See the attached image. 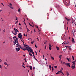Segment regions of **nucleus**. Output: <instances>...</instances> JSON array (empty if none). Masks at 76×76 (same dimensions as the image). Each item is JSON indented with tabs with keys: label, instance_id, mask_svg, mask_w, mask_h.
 <instances>
[{
	"label": "nucleus",
	"instance_id": "nucleus-1",
	"mask_svg": "<svg viewBox=\"0 0 76 76\" xmlns=\"http://www.w3.org/2000/svg\"><path fill=\"white\" fill-rule=\"evenodd\" d=\"M21 49L23 50H24V51H26L27 50L28 51L29 53H30V52H31L32 51V48L29 46L28 47H26L25 49L24 48H21Z\"/></svg>",
	"mask_w": 76,
	"mask_h": 76
},
{
	"label": "nucleus",
	"instance_id": "nucleus-2",
	"mask_svg": "<svg viewBox=\"0 0 76 76\" xmlns=\"http://www.w3.org/2000/svg\"><path fill=\"white\" fill-rule=\"evenodd\" d=\"M18 37L20 39L22 42L23 41V38H22V34H21V33H19L18 35Z\"/></svg>",
	"mask_w": 76,
	"mask_h": 76
},
{
	"label": "nucleus",
	"instance_id": "nucleus-3",
	"mask_svg": "<svg viewBox=\"0 0 76 76\" xmlns=\"http://www.w3.org/2000/svg\"><path fill=\"white\" fill-rule=\"evenodd\" d=\"M32 51L31 52H29V55L30 56H31L32 57V54L33 55V56L34 57H35V55H34V52H33V50H32V49H31Z\"/></svg>",
	"mask_w": 76,
	"mask_h": 76
},
{
	"label": "nucleus",
	"instance_id": "nucleus-4",
	"mask_svg": "<svg viewBox=\"0 0 76 76\" xmlns=\"http://www.w3.org/2000/svg\"><path fill=\"white\" fill-rule=\"evenodd\" d=\"M63 1L64 3H66V4H69V2L68 1H67V0H63Z\"/></svg>",
	"mask_w": 76,
	"mask_h": 76
},
{
	"label": "nucleus",
	"instance_id": "nucleus-5",
	"mask_svg": "<svg viewBox=\"0 0 76 76\" xmlns=\"http://www.w3.org/2000/svg\"><path fill=\"white\" fill-rule=\"evenodd\" d=\"M16 47H18V48H16V51H17V52H18V51H19V50H20V48H21V47L19 48L17 46H16Z\"/></svg>",
	"mask_w": 76,
	"mask_h": 76
},
{
	"label": "nucleus",
	"instance_id": "nucleus-6",
	"mask_svg": "<svg viewBox=\"0 0 76 76\" xmlns=\"http://www.w3.org/2000/svg\"><path fill=\"white\" fill-rule=\"evenodd\" d=\"M13 39H14V45H15L16 44V39H15L14 38V37H13Z\"/></svg>",
	"mask_w": 76,
	"mask_h": 76
},
{
	"label": "nucleus",
	"instance_id": "nucleus-7",
	"mask_svg": "<svg viewBox=\"0 0 76 76\" xmlns=\"http://www.w3.org/2000/svg\"><path fill=\"white\" fill-rule=\"evenodd\" d=\"M58 73H61V74L63 75L64 76V73H63V72H62V71H61V70L60 71H58Z\"/></svg>",
	"mask_w": 76,
	"mask_h": 76
},
{
	"label": "nucleus",
	"instance_id": "nucleus-8",
	"mask_svg": "<svg viewBox=\"0 0 76 76\" xmlns=\"http://www.w3.org/2000/svg\"><path fill=\"white\" fill-rule=\"evenodd\" d=\"M72 43H75V39L73 38H72Z\"/></svg>",
	"mask_w": 76,
	"mask_h": 76
},
{
	"label": "nucleus",
	"instance_id": "nucleus-9",
	"mask_svg": "<svg viewBox=\"0 0 76 76\" xmlns=\"http://www.w3.org/2000/svg\"><path fill=\"white\" fill-rule=\"evenodd\" d=\"M72 69H74L76 67H75V64L74 65V66H71Z\"/></svg>",
	"mask_w": 76,
	"mask_h": 76
},
{
	"label": "nucleus",
	"instance_id": "nucleus-10",
	"mask_svg": "<svg viewBox=\"0 0 76 76\" xmlns=\"http://www.w3.org/2000/svg\"><path fill=\"white\" fill-rule=\"evenodd\" d=\"M14 32H13V31H12V34H14V35H17V32H15V33H14Z\"/></svg>",
	"mask_w": 76,
	"mask_h": 76
},
{
	"label": "nucleus",
	"instance_id": "nucleus-11",
	"mask_svg": "<svg viewBox=\"0 0 76 76\" xmlns=\"http://www.w3.org/2000/svg\"><path fill=\"white\" fill-rule=\"evenodd\" d=\"M14 29L15 30V32H17V31H18V29L14 28Z\"/></svg>",
	"mask_w": 76,
	"mask_h": 76
},
{
	"label": "nucleus",
	"instance_id": "nucleus-12",
	"mask_svg": "<svg viewBox=\"0 0 76 76\" xmlns=\"http://www.w3.org/2000/svg\"><path fill=\"white\" fill-rule=\"evenodd\" d=\"M66 65H67V66H69V67H70V65L69 63H67Z\"/></svg>",
	"mask_w": 76,
	"mask_h": 76
},
{
	"label": "nucleus",
	"instance_id": "nucleus-13",
	"mask_svg": "<svg viewBox=\"0 0 76 76\" xmlns=\"http://www.w3.org/2000/svg\"><path fill=\"white\" fill-rule=\"evenodd\" d=\"M56 48L58 51V50H59L60 49V48H59V47H58L56 46Z\"/></svg>",
	"mask_w": 76,
	"mask_h": 76
},
{
	"label": "nucleus",
	"instance_id": "nucleus-14",
	"mask_svg": "<svg viewBox=\"0 0 76 76\" xmlns=\"http://www.w3.org/2000/svg\"><path fill=\"white\" fill-rule=\"evenodd\" d=\"M66 60H68V61H69V62H70V59L69 58H67Z\"/></svg>",
	"mask_w": 76,
	"mask_h": 76
},
{
	"label": "nucleus",
	"instance_id": "nucleus-15",
	"mask_svg": "<svg viewBox=\"0 0 76 76\" xmlns=\"http://www.w3.org/2000/svg\"><path fill=\"white\" fill-rule=\"evenodd\" d=\"M29 67H30V70H32V67L31 66H29Z\"/></svg>",
	"mask_w": 76,
	"mask_h": 76
},
{
	"label": "nucleus",
	"instance_id": "nucleus-16",
	"mask_svg": "<svg viewBox=\"0 0 76 76\" xmlns=\"http://www.w3.org/2000/svg\"><path fill=\"white\" fill-rule=\"evenodd\" d=\"M4 64L5 65H7V66H8V64H7V63L6 62H5L4 63Z\"/></svg>",
	"mask_w": 76,
	"mask_h": 76
},
{
	"label": "nucleus",
	"instance_id": "nucleus-17",
	"mask_svg": "<svg viewBox=\"0 0 76 76\" xmlns=\"http://www.w3.org/2000/svg\"><path fill=\"white\" fill-rule=\"evenodd\" d=\"M50 57H51V58L53 60H54V58L53 57H52L51 56H50Z\"/></svg>",
	"mask_w": 76,
	"mask_h": 76
},
{
	"label": "nucleus",
	"instance_id": "nucleus-18",
	"mask_svg": "<svg viewBox=\"0 0 76 76\" xmlns=\"http://www.w3.org/2000/svg\"><path fill=\"white\" fill-rule=\"evenodd\" d=\"M16 45H17L18 46V47H21V46H20V45H19V44H16Z\"/></svg>",
	"mask_w": 76,
	"mask_h": 76
},
{
	"label": "nucleus",
	"instance_id": "nucleus-19",
	"mask_svg": "<svg viewBox=\"0 0 76 76\" xmlns=\"http://www.w3.org/2000/svg\"><path fill=\"white\" fill-rule=\"evenodd\" d=\"M23 60H25L26 62H27V61H26V58H25L23 59Z\"/></svg>",
	"mask_w": 76,
	"mask_h": 76
},
{
	"label": "nucleus",
	"instance_id": "nucleus-20",
	"mask_svg": "<svg viewBox=\"0 0 76 76\" xmlns=\"http://www.w3.org/2000/svg\"><path fill=\"white\" fill-rule=\"evenodd\" d=\"M34 42H35V41H33L31 42V44H33V43H34Z\"/></svg>",
	"mask_w": 76,
	"mask_h": 76
},
{
	"label": "nucleus",
	"instance_id": "nucleus-21",
	"mask_svg": "<svg viewBox=\"0 0 76 76\" xmlns=\"http://www.w3.org/2000/svg\"><path fill=\"white\" fill-rule=\"evenodd\" d=\"M51 65H49V69H50V70H51Z\"/></svg>",
	"mask_w": 76,
	"mask_h": 76
},
{
	"label": "nucleus",
	"instance_id": "nucleus-22",
	"mask_svg": "<svg viewBox=\"0 0 76 76\" xmlns=\"http://www.w3.org/2000/svg\"><path fill=\"white\" fill-rule=\"evenodd\" d=\"M52 72H53V71H54V68H53V67H52Z\"/></svg>",
	"mask_w": 76,
	"mask_h": 76
},
{
	"label": "nucleus",
	"instance_id": "nucleus-23",
	"mask_svg": "<svg viewBox=\"0 0 76 76\" xmlns=\"http://www.w3.org/2000/svg\"><path fill=\"white\" fill-rule=\"evenodd\" d=\"M20 9H19L18 10V12H19V13H20Z\"/></svg>",
	"mask_w": 76,
	"mask_h": 76
},
{
	"label": "nucleus",
	"instance_id": "nucleus-24",
	"mask_svg": "<svg viewBox=\"0 0 76 76\" xmlns=\"http://www.w3.org/2000/svg\"><path fill=\"white\" fill-rule=\"evenodd\" d=\"M54 67L55 68V69H57V66H55Z\"/></svg>",
	"mask_w": 76,
	"mask_h": 76
},
{
	"label": "nucleus",
	"instance_id": "nucleus-25",
	"mask_svg": "<svg viewBox=\"0 0 76 76\" xmlns=\"http://www.w3.org/2000/svg\"><path fill=\"white\" fill-rule=\"evenodd\" d=\"M10 8H11V9H13V7H12L11 6H10Z\"/></svg>",
	"mask_w": 76,
	"mask_h": 76
},
{
	"label": "nucleus",
	"instance_id": "nucleus-26",
	"mask_svg": "<svg viewBox=\"0 0 76 76\" xmlns=\"http://www.w3.org/2000/svg\"><path fill=\"white\" fill-rule=\"evenodd\" d=\"M49 47H51V44H50V43L49 44Z\"/></svg>",
	"mask_w": 76,
	"mask_h": 76
},
{
	"label": "nucleus",
	"instance_id": "nucleus-27",
	"mask_svg": "<svg viewBox=\"0 0 76 76\" xmlns=\"http://www.w3.org/2000/svg\"><path fill=\"white\" fill-rule=\"evenodd\" d=\"M30 31V30L29 29H27V32H28V31Z\"/></svg>",
	"mask_w": 76,
	"mask_h": 76
},
{
	"label": "nucleus",
	"instance_id": "nucleus-28",
	"mask_svg": "<svg viewBox=\"0 0 76 76\" xmlns=\"http://www.w3.org/2000/svg\"><path fill=\"white\" fill-rule=\"evenodd\" d=\"M72 59L73 60H74V59L75 58H74V57L73 56H72Z\"/></svg>",
	"mask_w": 76,
	"mask_h": 76
},
{
	"label": "nucleus",
	"instance_id": "nucleus-29",
	"mask_svg": "<svg viewBox=\"0 0 76 76\" xmlns=\"http://www.w3.org/2000/svg\"><path fill=\"white\" fill-rule=\"evenodd\" d=\"M69 50H72V48H71V47H69Z\"/></svg>",
	"mask_w": 76,
	"mask_h": 76
},
{
	"label": "nucleus",
	"instance_id": "nucleus-30",
	"mask_svg": "<svg viewBox=\"0 0 76 76\" xmlns=\"http://www.w3.org/2000/svg\"><path fill=\"white\" fill-rule=\"evenodd\" d=\"M49 50H51V47H49Z\"/></svg>",
	"mask_w": 76,
	"mask_h": 76
},
{
	"label": "nucleus",
	"instance_id": "nucleus-31",
	"mask_svg": "<svg viewBox=\"0 0 76 76\" xmlns=\"http://www.w3.org/2000/svg\"><path fill=\"white\" fill-rule=\"evenodd\" d=\"M16 40L17 41H16V42H17L18 41V39L17 38H16Z\"/></svg>",
	"mask_w": 76,
	"mask_h": 76
},
{
	"label": "nucleus",
	"instance_id": "nucleus-32",
	"mask_svg": "<svg viewBox=\"0 0 76 76\" xmlns=\"http://www.w3.org/2000/svg\"><path fill=\"white\" fill-rule=\"evenodd\" d=\"M76 60L75 61L72 62V63H76Z\"/></svg>",
	"mask_w": 76,
	"mask_h": 76
},
{
	"label": "nucleus",
	"instance_id": "nucleus-33",
	"mask_svg": "<svg viewBox=\"0 0 76 76\" xmlns=\"http://www.w3.org/2000/svg\"><path fill=\"white\" fill-rule=\"evenodd\" d=\"M66 75H67V76H69V74L68 72H67Z\"/></svg>",
	"mask_w": 76,
	"mask_h": 76
},
{
	"label": "nucleus",
	"instance_id": "nucleus-34",
	"mask_svg": "<svg viewBox=\"0 0 76 76\" xmlns=\"http://www.w3.org/2000/svg\"><path fill=\"white\" fill-rule=\"evenodd\" d=\"M47 45H46L45 46V50H46Z\"/></svg>",
	"mask_w": 76,
	"mask_h": 76
},
{
	"label": "nucleus",
	"instance_id": "nucleus-35",
	"mask_svg": "<svg viewBox=\"0 0 76 76\" xmlns=\"http://www.w3.org/2000/svg\"><path fill=\"white\" fill-rule=\"evenodd\" d=\"M5 29H4V30H3V32H4H4H5Z\"/></svg>",
	"mask_w": 76,
	"mask_h": 76
},
{
	"label": "nucleus",
	"instance_id": "nucleus-36",
	"mask_svg": "<svg viewBox=\"0 0 76 76\" xmlns=\"http://www.w3.org/2000/svg\"><path fill=\"white\" fill-rule=\"evenodd\" d=\"M10 6H12V4L10 3Z\"/></svg>",
	"mask_w": 76,
	"mask_h": 76
},
{
	"label": "nucleus",
	"instance_id": "nucleus-37",
	"mask_svg": "<svg viewBox=\"0 0 76 76\" xmlns=\"http://www.w3.org/2000/svg\"><path fill=\"white\" fill-rule=\"evenodd\" d=\"M66 50L65 49H64V52L66 51Z\"/></svg>",
	"mask_w": 76,
	"mask_h": 76
},
{
	"label": "nucleus",
	"instance_id": "nucleus-38",
	"mask_svg": "<svg viewBox=\"0 0 76 76\" xmlns=\"http://www.w3.org/2000/svg\"><path fill=\"white\" fill-rule=\"evenodd\" d=\"M27 47V45H24V47Z\"/></svg>",
	"mask_w": 76,
	"mask_h": 76
},
{
	"label": "nucleus",
	"instance_id": "nucleus-39",
	"mask_svg": "<svg viewBox=\"0 0 76 76\" xmlns=\"http://www.w3.org/2000/svg\"><path fill=\"white\" fill-rule=\"evenodd\" d=\"M24 36H26V37H27V35H25V34H24Z\"/></svg>",
	"mask_w": 76,
	"mask_h": 76
},
{
	"label": "nucleus",
	"instance_id": "nucleus-40",
	"mask_svg": "<svg viewBox=\"0 0 76 76\" xmlns=\"http://www.w3.org/2000/svg\"><path fill=\"white\" fill-rule=\"evenodd\" d=\"M61 71H62V70H63V68H62L61 67Z\"/></svg>",
	"mask_w": 76,
	"mask_h": 76
},
{
	"label": "nucleus",
	"instance_id": "nucleus-41",
	"mask_svg": "<svg viewBox=\"0 0 76 76\" xmlns=\"http://www.w3.org/2000/svg\"><path fill=\"white\" fill-rule=\"evenodd\" d=\"M35 52L36 53V54L37 55H38V54L37 53V52L36 51H35Z\"/></svg>",
	"mask_w": 76,
	"mask_h": 76
},
{
	"label": "nucleus",
	"instance_id": "nucleus-42",
	"mask_svg": "<svg viewBox=\"0 0 76 76\" xmlns=\"http://www.w3.org/2000/svg\"><path fill=\"white\" fill-rule=\"evenodd\" d=\"M19 44V43H18V41L17 42V44Z\"/></svg>",
	"mask_w": 76,
	"mask_h": 76
},
{
	"label": "nucleus",
	"instance_id": "nucleus-43",
	"mask_svg": "<svg viewBox=\"0 0 76 76\" xmlns=\"http://www.w3.org/2000/svg\"><path fill=\"white\" fill-rule=\"evenodd\" d=\"M65 47L66 48H67V47H68V46H66V45L65 46Z\"/></svg>",
	"mask_w": 76,
	"mask_h": 76
},
{
	"label": "nucleus",
	"instance_id": "nucleus-44",
	"mask_svg": "<svg viewBox=\"0 0 76 76\" xmlns=\"http://www.w3.org/2000/svg\"><path fill=\"white\" fill-rule=\"evenodd\" d=\"M18 20L16 22V23H15V24H16V23H18Z\"/></svg>",
	"mask_w": 76,
	"mask_h": 76
},
{
	"label": "nucleus",
	"instance_id": "nucleus-45",
	"mask_svg": "<svg viewBox=\"0 0 76 76\" xmlns=\"http://www.w3.org/2000/svg\"><path fill=\"white\" fill-rule=\"evenodd\" d=\"M1 4H2L3 6H4V4H3V3H1Z\"/></svg>",
	"mask_w": 76,
	"mask_h": 76
},
{
	"label": "nucleus",
	"instance_id": "nucleus-46",
	"mask_svg": "<svg viewBox=\"0 0 76 76\" xmlns=\"http://www.w3.org/2000/svg\"><path fill=\"white\" fill-rule=\"evenodd\" d=\"M56 74L57 75V74H60V73H59L58 72L56 73Z\"/></svg>",
	"mask_w": 76,
	"mask_h": 76
},
{
	"label": "nucleus",
	"instance_id": "nucleus-47",
	"mask_svg": "<svg viewBox=\"0 0 76 76\" xmlns=\"http://www.w3.org/2000/svg\"><path fill=\"white\" fill-rule=\"evenodd\" d=\"M36 28H38V26H36Z\"/></svg>",
	"mask_w": 76,
	"mask_h": 76
},
{
	"label": "nucleus",
	"instance_id": "nucleus-48",
	"mask_svg": "<svg viewBox=\"0 0 76 76\" xmlns=\"http://www.w3.org/2000/svg\"><path fill=\"white\" fill-rule=\"evenodd\" d=\"M30 26H32V27H33V26H32V25L30 24Z\"/></svg>",
	"mask_w": 76,
	"mask_h": 76
},
{
	"label": "nucleus",
	"instance_id": "nucleus-49",
	"mask_svg": "<svg viewBox=\"0 0 76 76\" xmlns=\"http://www.w3.org/2000/svg\"><path fill=\"white\" fill-rule=\"evenodd\" d=\"M65 19H66V20H67L68 19V18H67L65 17Z\"/></svg>",
	"mask_w": 76,
	"mask_h": 76
},
{
	"label": "nucleus",
	"instance_id": "nucleus-50",
	"mask_svg": "<svg viewBox=\"0 0 76 76\" xmlns=\"http://www.w3.org/2000/svg\"><path fill=\"white\" fill-rule=\"evenodd\" d=\"M35 46L36 48H37V45H35Z\"/></svg>",
	"mask_w": 76,
	"mask_h": 76
},
{
	"label": "nucleus",
	"instance_id": "nucleus-51",
	"mask_svg": "<svg viewBox=\"0 0 76 76\" xmlns=\"http://www.w3.org/2000/svg\"><path fill=\"white\" fill-rule=\"evenodd\" d=\"M22 66L23 67H24V68H25V66H24L23 65H22Z\"/></svg>",
	"mask_w": 76,
	"mask_h": 76
},
{
	"label": "nucleus",
	"instance_id": "nucleus-52",
	"mask_svg": "<svg viewBox=\"0 0 76 76\" xmlns=\"http://www.w3.org/2000/svg\"><path fill=\"white\" fill-rule=\"evenodd\" d=\"M16 19L15 20H18V18L16 17Z\"/></svg>",
	"mask_w": 76,
	"mask_h": 76
},
{
	"label": "nucleus",
	"instance_id": "nucleus-53",
	"mask_svg": "<svg viewBox=\"0 0 76 76\" xmlns=\"http://www.w3.org/2000/svg\"><path fill=\"white\" fill-rule=\"evenodd\" d=\"M59 58H60V59H61V56H59Z\"/></svg>",
	"mask_w": 76,
	"mask_h": 76
},
{
	"label": "nucleus",
	"instance_id": "nucleus-54",
	"mask_svg": "<svg viewBox=\"0 0 76 76\" xmlns=\"http://www.w3.org/2000/svg\"><path fill=\"white\" fill-rule=\"evenodd\" d=\"M35 60H36V61H38V60L37 59H35Z\"/></svg>",
	"mask_w": 76,
	"mask_h": 76
},
{
	"label": "nucleus",
	"instance_id": "nucleus-55",
	"mask_svg": "<svg viewBox=\"0 0 76 76\" xmlns=\"http://www.w3.org/2000/svg\"><path fill=\"white\" fill-rule=\"evenodd\" d=\"M26 27L27 30L28 29V27H27V26H26Z\"/></svg>",
	"mask_w": 76,
	"mask_h": 76
},
{
	"label": "nucleus",
	"instance_id": "nucleus-56",
	"mask_svg": "<svg viewBox=\"0 0 76 76\" xmlns=\"http://www.w3.org/2000/svg\"><path fill=\"white\" fill-rule=\"evenodd\" d=\"M65 62H64L63 63V64H65Z\"/></svg>",
	"mask_w": 76,
	"mask_h": 76
},
{
	"label": "nucleus",
	"instance_id": "nucleus-57",
	"mask_svg": "<svg viewBox=\"0 0 76 76\" xmlns=\"http://www.w3.org/2000/svg\"><path fill=\"white\" fill-rule=\"evenodd\" d=\"M69 39H70V37H69Z\"/></svg>",
	"mask_w": 76,
	"mask_h": 76
},
{
	"label": "nucleus",
	"instance_id": "nucleus-58",
	"mask_svg": "<svg viewBox=\"0 0 76 76\" xmlns=\"http://www.w3.org/2000/svg\"><path fill=\"white\" fill-rule=\"evenodd\" d=\"M19 32V30H17V32Z\"/></svg>",
	"mask_w": 76,
	"mask_h": 76
},
{
	"label": "nucleus",
	"instance_id": "nucleus-59",
	"mask_svg": "<svg viewBox=\"0 0 76 76\" xmlns=\"http://www.w3.org/2000/svg\"><path fill=\"white\" fill-rule=\"evenodd\" d=\"M0 68H1V65H0Z\"/></svg>",
	"mask_w": 76,
	"mask_h": 76
},
{
	"label": "nucleus",
	"instance_id": "nucleus-60",
	"mask_svg": "<svg viewBox=\"0 0 76 76\" xmlns=\"http://www.w3.org/2000/svg\"><path fill=\"white\" fill-rule=\"evenodd\" d=\"M60 56V57H62V55H61L60 56Z\"/></svg>",
	"mask_w": 76,
	"mask_h": 76
},
{
	"label": "nucleus",
	"instance_id": "nucleus-61",
	"mask_svg": "<svg viewBox=\"0 0 76 76\" xmlns=\"http://www.w3.org/2000/svg\"><path fill=\"white\" fill-rule=\"evenodd\" d=\"M68 48H69V47H71V46H68Z\"/></svg>",
	"mask_w": 76,
	"mask_h": 76
},
{
	"label": "nucleus",
	"instance_id": "nucleus-62",
	"mask_svg": "<svg viewBox=\"0 0 76 76\" xmlns=\"http://www.w3.org/2000/svg\"><path fill=\"white\" fill-rule=\"evenodd\" d=\"M19 25H20V23H19Z\"/></svg>",
	"mask_w": 76,
	"mask_h": 76
},
{
	"label": "nucleus",
	"instance_id": "nucleus-63",
	"mask_svg": "<svg viewBox=\"0 0 76 76\" xmlns=\"http://www.w3.org/2000/svg\"><path fill=\"white\" fill-rule=\"evenodd\" d=\"M14 38H16V36H15Z\"/></svg>",
	"mask_w": 76,
	"mask_h": 76
},
{
	"label": "nucleus",
	"instance_id": "nucleus-64",
	"mask_svg": "<svg viewBox=\"0 0 76 76\" xmlns=\"http://www.w3.org/2000/svg\"><path fill=\"white\" fill-rule=\"evenodd\" d=\"M28 72H29V70H28Z\"/></svg>",
	"mask_w": 76,
	"mask_h": 76
}]
</instances>
